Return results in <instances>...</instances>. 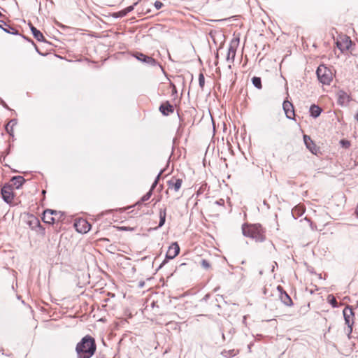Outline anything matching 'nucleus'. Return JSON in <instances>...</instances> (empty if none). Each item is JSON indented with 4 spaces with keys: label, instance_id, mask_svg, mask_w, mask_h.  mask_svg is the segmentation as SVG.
<instances>
[{
    "label": "nucleus",
    "instance_id": "1",
    "mask_svg": "<svg viewBox=\"0 0 358 358\" xmlns=\"http://www.w3.org/2000/svg\"><path fill=\"white\" fill-rule=\"evenodd\" d=\"M96 350L95 340L90 335L84 336L76 347L78 358H91L94 355Z\"/></svg>",
    "mask_w": 358,
    "mask_h": 358
},
{
    "label": "nucleus",
    "instance_id": "2",
    "mask_svg": "<svg viewBox=\"0 0 358 358\" xmlns=\"http://www.w3.org/2000/svg\"><path fill=\"white\" fill-rule=\"evenodd\" d=\"M243 236L254 239L256 242H264L266 240V230L260 224H247L242 225Z\"/></svg>",
    "mask_w": 358,
    "mask_h": 358
},
{
    "label": "nucleus",
    "instance_id": "3",
    "mask_svg": "<svg viewBox=\"0 0 358 358\" xmlns=\"http://www.w3.org/2000/svg\"><path fill=\"white\" fill-rule=\"evenodd\" d=\"M316 74L320 82L324 85H329L334 77L331 69L324 65H320L317 67Z\"/></svg>",
    "mask_w": 358,
    "mask_h": 358
},
{
    "label": "nucleus",
    "instance_id": "4",
    "mask_svg": "<svg viewBox=\"0 0 358 358\" xmlns=\"http://www.w3.org/2000/svg\"><path fill=\"white\" fill-rule=\"evenodd\" d=\"M343 314L345 324L348 326L346 333L348 334V338H350V335L352 332V327L355 322V313L350 307L346 306L343 310Z\"/></svg>",
    "mask_w": 358,
    "mask_h": 358
},
{
    "label": "nucleus",
    "instance_id": "5",
    "mask_svg": "<svg viewBox=\"0 0 358 358\" xmlns=\"http://www.w3.org/2000/svg\"><path fill=\"white\" fill-rule=\"evenodd\" d=\"M336 43L337 48L342 53H345L348 51L352 44L350 38L345 34L338 35Z\"/></svg>",
    "mask_w": 358,
    "mask_h": 358
},
{
    "label": "nucleus",
    "instance_id": "6",
    "mask_svg": "<svg viewBox=\"0 0 358 358\" xmlns=\"http://www.w3.org/2000/svg\"><path fill=\"white\" fill-rule=\"evenodd\" d=\"M27 224L32 229L36 232L43 234L45 229L41 226L38 218L34 215H28Z\"/></svg>",
    "mask_w": 358,
    "mask_h": 358
},
{
    "label": "nucleus",
    "instance_id": "7",
    "mask_svg": "<svg viewBox=\"0 0 358 358\" xmlns=\"http://www.w3.org/2000/svg\"><path fill=\"white\" fill-rule=\"evenodd\" d=\"M1 196L7 203H12L14 199L13 187L11 185L6 184L1 188Z\"/></svg>",
    "mask_w": 358,
    "mask_h": 358
},
{
    "label": "nucleus",
    "instance_id": "8",
    "mask_svg": "<svg viewBox=\"0 0 358 358\" xmlns=\"http://www.w3.org/2000/svg\"><path fill=\"white\" fill-rule=\"evenodd\" d=\"M77 231L82 234L88 232L91 229L90 224L85 219H79L74 224Z\"/></svg>",
    "mask_w": 358,
    "mask_h": 358
},
{
    "label": "nucleus",
    "instance_id": "9",
    "mask_svg": "<svg viewBox=\"0 0 358 358\" xmlns=\"http://www.w3.org/2000/svg\"><path fill=\"white\" fill-rule=\"evenodd\" d=\"M182 185V180L181 178L173 176L167 181L168 190H173L178 192Z\"/></svg>",
    "mask_w": 358,
    "mask_h": 358
},
{
    "label": "nucleus",
    "instance_id": "10",
    "mask_svg": "<svg viewBox=\"0 0 358 358\" xmlns=\"http://www.w3.org/2000/svg\"><path fill=\"white\" fill-rule=\"evenodd\" d=\"M180 252V247L177 242L173 243L169 247L166 254V259H173Z\"/></svg>",
    "mask_w": 358,
    "mask_h": 358
},
{
    "label": "nucleus",
    "instance_id": "11",
    "mask_svg": "<svg viewBox=\"0 0 358 358\" xmlns=\"http://www.w3.org/2000/svg\"><path fill=\"white\" fill-rule=\"evenodd\" d=\"M277 290L278 292L279 298L281 301L286 306H290L292 305V301L290 296L287 294V293L284 291L282 286L278 285L277 287Z\"/></svg>",
    "mask_w": 358,
    "mask_h": 358
},
{
    "label": "nucleus",
    "instance_id": "12",
    "mask_svg": "<svg viewBox=\"0 0 358 358\" xmlns=\"http://www.w3.org/2000/svg\"><path fill=\"white\" fill-rule=\"evenodd\" d=\"M134 56L139 61L146 63L150 66H155L157 64L156 60L149 56H147L141 52H136Z\"/></svg>",
    "mask_w": 358,
    "mask_h": 358
},
{
    "label": "nucleus",
    "instance_id": "13",
    "mask_svg": "<svg viewBox=\"0 0 358 358\" xmlns=\"http://www.w3.org/2000/svg\"><path fill=\"white\" fill-rule=\"evenodd\" d=\"M350 97L347 92H345L343 90H340L337 93V101L339 105L346 106L350 102Z\"/></svg>",
    "mask_w": 358,
    "mask_h": 358
},
{
    "label": "nucleus",
    "instance_id": "14",
    "mask_svg": "<svg viewBox=\"0 0 358 358\" xmlns=\"http://www.w3.org/2000/svg\"><path fill=\"white\" fill-rule=\"evenodd\" d=\"M303 141L306 148L314 155H317L318 151V148L315 144V143L312 141L311 138L308 135L303 136Z\"/></svg>",
    "mask_w": 358,
    "mask_h": 358
},
{
    "label": "nucleus",
    "instance_id": "15",
    "mask_svg": "<svg viewBox=\"0 0 358 358\" xmlns=\"http://www.w3.org/2000/svg\"><path fill=\"white\" fill-rule=\"evenodd\" d=\"M282 106L287 117L289 119H293L294 116V110L292 103L286 100L283 102Z\"/></svg>",
    "mask_w": 358,
    "mask_h": 358
},
{
    "label": "nucleus",
    "instance_id": "16",
    "mask_svg": "<svg viewBox=\"0 0 358 358\" xmlns=\"http://www.w3.org/2000/svg\"><path fill=\"white\" fill-rule=\"evenodd\" d=\"M163 173V171L162 170L159 174L157 175V176L156 177L154 182L152 183V186H151V188L149 190L148 192H147L141 199L142 201H148V199H150V198L152 196V191L153 189L155 188V187L157 186V183H158V181L159 180V178L161 176V175Z\"/></svg>",
    "mask_w": 358,
    "mask_h": 358
},
{
    "label": "nucleus",
    "instance_id": "17",
    "mask_svg": "<svg viewBox=\"0 0 358 358\" xmlns=\"http://www.w3.org/2000/svg\"><path fill=\"white\" fill-rule=\"evenodd\" d=\"M42 220L45 223L53 224L55 223V219L54 220L52 216V210L47 209L44 210L43 213Z\"/></svg>",
    "mask_w": 358,
    "mask_h": 358
},
{
    "label": "nucleus",
    "instance_id": "18",
    "mask_svg": "<svg viewBox=\"0 0 358 358\" xmlns=\"http://www.w3.org/2000/svg\"><path fill=\"white\" fill-rule=\"evenodd\" d=\"M10 182V185L13 187H15V189H20L24 183L25 180L22 176H17L13 177Z\"/></svg>",
    "mask_w": 358,
    "mask_h": 358
},
{
    "label": "nucleus",
    "instance_id": "19",
    "mask_svg": "<svg viewBox=\"0 0 358 358\" xmlns=\"http://www.w3.org/2000/svg\"><path fill=\"white\" fill-rule=\"evenodd\" d=\"M159 110L163 115H169L173 112V107L169 102H166L160 106Z\"/></svg>",
    "mask_w": 358,
    "mask_h": 358
},
{
    "label": "nucleus",
    "instance_id": "20",
    "mask_svg": "<svg viewBox=\"0 0 358 358\" xmlns=\"http://www.w3.org/2000/svg\"><path fill=\"white\" fill-rule=\"evenodd\" d=\"M29 25L34 37L38 41H43L45 40V38L43 34L39 30H38L35 27H34L31 24H29Z\"/></svg>",
    "mask_w": 358,
    "mask_h": 358
},
{
    "label": "nucleus",
    "instance_id": "21",
    "mask_svg": "<svg viewBox=\"0 0 358 358\" xmlns=\"http://www.w3.org/2000/svg\"><path fill=\"white\" fill-rule=\"evenodd\" d=\"M305 212V209L303 206H295L292 210V213L294 218H298L301 217Z\"/></svg>",
    "mask_w": 358,
    "mask_h": 358
},
{
    "label": "nucleus",
    "instance_id": "22",
    "mask_svg": "<svg viewBox=\"0 0 358 358\" xmlns=\"http://www.w3.org/2000/svg\"><path fill=\"white\" fill-rule=\"evenodd\" d=\"M322 112V109L315 104L312 105L310 108V115L313 117H317Z\"/></svg>",
    "mask_w": 358,
    "mask_h": 358
},
{
    "label": "nucleus",
    "instance_id": "23",
    "mask_svg": "<svg viewBox=\"0 0 358 358\" xmlns=\"http://www.w3.org/2000/svg\"><path fill=\"white\" fill-rule=\"evenodd\" d=\"M166 208L160 209L159 210V223L158 227H162L166 221Z\"/></svg>",
    "mask_w": 358,
    "mask_h": 358
},
{
    "label": "nucleus",
    "instance_id": "24",
    "mask_svg": "<svg viewBox=\"0 0 358 358\" xmlns=\"http://www.w3.org/2000/svg\"><path fill=\"white\" fill-rule=\"evenodd\" d=\"M52 216L54 220L55 219V222H62L64 219V215L61 211L52 210Z\"/></svg>",
    "mask_w": 358,
    "mask_h": 358
},
{
    "label": "nucleus",
    "instance_id": "25",
    "mask_svg": "<svg viewBox=\"0 0 358 358\" xmlns=\"http://www.w3.org/2000/svg\"><path fill=\"white\" fill-rule=\"evenodd\" d=\"M235 56H236V49L234 48H233L232 46H230L228 48L227 59L228 61L231 60V62H233L234 60Z\"/></svg>",
    "mask_w": 358,
    "mask_h": 358
},
{
    "label": "nucleus",
    "instance_id": "26",
    "mask_svg": "<svg viewBox=\"0 0 358 358\" xmlns=\"http://www.w3.org/2000/svg\"><path fill=\"white\" fill-rule=\"evenodd\" d=\"M1 24H3L4 26L7 27V28H3V30L5 31L7 33L15 34L17 33V30L14 29L13 27H11L9 24H6L5 22L1 20Z\"/></svg>",
    "mask_w": 358,
    "mask_h": 358
},
{
    "label": "nucleus",
    "instance_id": "27",
    "mask_svg": "<svg viewBox=\"0 0 358 358\" xmlns=\"http://www.w3.org/2000/svg\"><path fill=\"white\" fill-rule=\"evenodd\" d=\"M252 82L254 86L257 89L260 90L262 88L261 78L255 76L252 78Z\"/></svg>",
    "mask_w": 358,
    "mask_h": 358
},
{
    "label": "nucleus",
    "instance_id": "28",
    "mask_svg": "<svg viewBox=\"0 0 358 358\" xmlns=\"http://www.w3.org/2000/svg\"><path fill=\"white\" fill-rule=\"evenodd\" d=\"M16 124L15 120H10L6 126V129L8 133L10 134L13 132V127Z\"/></svg>",
    "mask_w": 358,
    "mask_h": 358
},
{
    "label": "nucleus",
    "instance_id": "29",
    "mask_svg": "<svg viewBox=\"0 0 358 358\" xmlns=\"http://www.w3.org/2000/svg\"><path fill=\"white\" fill-rule=\"evenodd\" d=\"M328 301L329 302V303L334 307V308H336L338 307V302L336 299V298L332 296V295H329L328 296Z\"/></svg>",
    "mask_w": 358,
    "mask_h": 358
},
{
    "label": "nucleus",
    "instance_id": "30",
    "mask_svg": "<svg viewBox=\"0 0 358 358\" xmlns=\"http://www.w3.org/2000/svg\"><path fill=\"white\" fill-rule=\"evenodd\" d=\"M199 87L203 90L205 85V78L203 73H200L199 75Z\"/></svg>",
    "mask_w": 358,
    "mask_h": 358
},
{
    "label": "nucleus",
    "instance_id": "31",
    "mask_svg": "<svg viewBox=\"0 0 358 358\" xmlns=\"http://www.w3.org/2000/svg\"><path fill=\"white\" fill-rule=\"evenodd\" d=\"M201 266L204 268H206V269H208V268H209L210 267V263L206 259H202V261H201Z\"/></svg>",
    "mask_w": 358,
    "mask_h": 358
},
{
    "label": "nucleus",
    "instance_id": "32",
    "mask_svg": "<svg viewBox=\"0 0 358 358\" xmlns=\"http://www.w3.org/2000/svg\"><path fill=\"white\" fill-rule=\"evenodd\" d=\"M154 6L157 10H159L163 6V3L159 1H156Z\"/></svg>",
    "mask_w": 358,
    "mask_h": 358
},
{
    "label": "nucleus",
    "instance_id": "33",
    "mask_svg": "<svg viewBox=\"0 0 358 358\" xmlns=\"http://www.w3.org/2000/svg\"><path fill=\"white\" fill-rule=\"evenodd\" d=\"M215 204L223 206L224 205V200L223 199H220L215 202Z\"/></svg>",
    "mask_w": 358,
    "mask_h": 358
},
{
    "label": "nucleus",
    "instance_id": "34",
    "mask_svg": "<svg viewBox=\"0 0 358 358\" xmlns=\"http://www.w3.org/2000/svg\"><path fill=\"white\" fill-rule=\"evenodd\" d=\"M134 6H128L127 8H126L124 10V14L127 13H129L131 12V10H133L134 9Z\"/></svg>",
    "mask_w": 358,
    "mask_h": 358
},
{
    "label": "nucleus",
    "instance_id": "35",
    "mask_svg": "<svg viewBox=\"0 0 358 358\" xmlns=\"http://www.w3.org/2000/svg\"><path fill=\"white\" fill-rule=\"evenodd\" d=\"M0 27L3 29V28H7V27L4 26L3 24L0 23Z\"/></svg>",
    "mask_w": 358,
    "mask_h": 358
},
{
    "label": "nucleus",
    "instance_id": "36",
    "mask_svg": "<svg viewBox=\"0 0 358 358\" xmlns=\"http://www.w3.org/2000/svg\"><path fill=\"white\" fill-rule=\"evenodd\" d=\"M355 119L358 122V112L357 113V114L355 115Z\"/></svg>",
    "mask_w": 358,
    "mask_h": 358
},
{
    "label": "nucleus",
    "instance_id": "37",
    "mask_svg": "<svg viewBox=\"0 0 358 358\" xmlns=\"http://www.w3.org/2000/svg\"><path fill=\"white\" fill-rule=\"evenodd\" d=\"M355 213H356L357 216L358 217V204H357Z\"/></svg>",
    "mask_w": 358,
    "mask_h": 358
}]
</instances>
